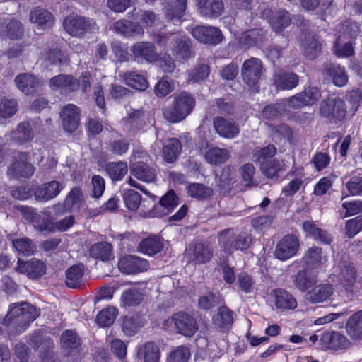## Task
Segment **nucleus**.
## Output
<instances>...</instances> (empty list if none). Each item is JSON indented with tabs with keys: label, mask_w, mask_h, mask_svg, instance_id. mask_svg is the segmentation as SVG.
Listing matches in <instances>:
<instances>
[{
	"label": "nucleus",
	"mask_w": 362,
	"mask_h": 362,
	"mask_svg": "<svg viewBox=\"0 0 362 362\" xmlns=\"http://www.w3.org/2000/svg\"><path fill=\"white\" fill-rule=\"evenodd\" d=\"M35 229L39 232L54 233V221L50 212L47 211L38 213L33 223Z\"/></svg>",
	"instance_id": "49"
},
{
	"label": "nucleus",
	"mask_w": 362,
	"mask_h": 362,
	"mask_svg": "<svg viewBox=\"0 0 362 362\" xmlns=\"http://www.w3.org/2000/svg\"><path fill=\"white\" fill-rule=\"evenodd\" d=\"M63 27L66 32L72 37L82 38L88 33H93L98 29L93 18L76 13L65 17Z\"/></svg>",
	"instance_id": "3"
},
{
	"label": "nucleus",
	"mask_w": 362,
	"mask_h": 362,
	"mask_svg": "<svg viewBox=\"0 0 362 362\" xmlns=\"http://www.w3.org/2000/svg\"><path fill=\"white\" fill-rule=\"evenodd\" d=\"M346 112L345 102L334 96H329L320 105V116L332 124H338L344 121Z\"/></svg>",
	"instance_id": "4"
},
{
	"label": "nucleus",
	"mask_w": 362,
	"mask_h": 362,
	"mask_svg": "<svg viewBox=\"0 0 362 362\" xmlns=\"http://www.w3.org/2000/svg\"><path fill=\"white\" fill-rule=\"evenodd\" d=\"M186 190L189 197L200 202L206 201L214 195L212 188L202 183H189L187 186Z\"/></svg>",
	"instance_id": "35"
},
{
	"label": "nucleus",
	"mask_w": 362,
	"mask_h": 362,
	"mask_svg": "<svg viewBox=\"0 0 362 362\" xmlns=\"http://www.w3.org/2000/svg\"><path fill=\"white\" fill-rule=\"evenodd\" d=\"M199 13L206 18H217L223 12L224 4L222 0H197Z\"/></svg>",
	"instance_id": "17"
},
{
	"label": "nucleus",
	"mask_w": 362,
	"mask_h": 362,
	"mask_svg": "<svg viewBox=\"0 0 362 362\" xmlns=\"http://www.w3.org/2000/svg\"><path fill=\"white\" fill-rule=\"evenodd\" d=\"M33 138V129L28 122H21L10 135L11 141L18 145H23L30 141Z\"/></svg>",
	"instance_id": "32"
},
{
	"label": "nucleus",
	"mask_w": 362,
	"mask_h": 362,
	"mask_svg": "<svg viewBox=\"0 0 362 362\" xmlns=\"http://www.w3.org/2000/svg\"><path fill=\"white\" fill-rule=\"evenodd\" d=\"M334 293L333 286L330 284H320L306 293V299L311 303H323L328 300Z\"/></svg>",
	"instance_id": "24"
},
{
	"label": "nucleus",
	"mask_w": 362,
	"mask_h": 362,
	"mask_svg": "<svg viewBox=\"0 0 362 362\" xmlns=\"http://www.w3.org/2000/svg\"><path fill=\"white\" fill-rule=\"evenodd\" d=\"M163 248V244L157 235L149 236L142 240L139 245V250L148 255L160 252Z\"/></svg>",
	"instance_id": "42"
},
{
	"label": "nucleus",
	"mask_w": 362,
	"mask_h": 362,
	"mask_svg": "<svg viewBox=\"0 0 362 362\" xmlns=\"http://www.w3.org/2000/svg\"><path fill=\"white\" fill-rule=\"evenodd\" d=\"M143 298V294L138 288H131L124 291L121 296V302L124 307H134L139 305Z\"/></svg>",
	"instance_id": "53"
},
{
	"label": "nucleus",
	"mask_w": 362,
	"mask_h": 362,
	"mask_svg": "<svg viewBox=\"0 0 362 362\" xmlns=\"http://www.w3.org/2000/svg\"><path fill=\"white\" fill-rule=\"evenodd\" d=\"M168 42L172 45V52L179 59L187 60L192 57L191 40L188 37H180L177 35H172L169 37L158 35V42L165 45Z\"/></svg>",
	"instance_id": "6"
},
{
	"label": "nucleus",
	"mask_w": 362,
	"mask_h": 362,
	"mask_svg": "<svg viewBox=\"0 0 362 362\" xmlns=\"http://www.w3.org/2000/svg\"><path fill=\"white\" fill-rule=\"evenodd\" d=\"M213 124L216 132L224 139H234L240 133L239 125L232 119L217 116L214 118Z\"/></svg>",
	"instance_id": "14"
},
{
	"label": "nucleus",
	"mask_w": 362,
	"mask_h": 362,
	"mask_svg": "<svg viewBox=\"0 0 362 362\" xmlns=\"http://www.w3.org/2000/svg\"><path fill=\"white\" fill-rule=\"evenodd\" d=\"M320 97V92L316 87H309L303 91L287 99L288 105L293 109H298L315 103Z\"/></svg>",
	"instance_id": "10"
},
{
	"label": "nucleus",
	"mask_w": 362,
	"mask_h": 362,
	"mask_svg": "<svg viewBox=\"0 0 362 362\" xmlns=\"http://www.w3.org/2000/svg\"><path fill=\"white\" fill-rule=\"evenodd\" d=\"M62 189V187L57 181L45 183L35 189V199L39 202H47L57 197Z\"/></svg>",
	"instance_id": "28"
},
{
	"label": "nucleus",
	"mask_w": 362,
	"mask_h": 362,
	"mask_svg": "<svg viewBox=\"0 0 362 362\" xmlns=\"http://www.w3.org/2000/svg\"><path fill=\"white\" fill-rule=\"evenodd\" d=\"M129 148V142L119 133H112L111 138L107 143V151L111 154L122 156L124 155Z\"/></svg>",
	"instance_id": "30"
},
{
	"label": "nucleus",
	"mask_w": 362,
	"mask_h": 362,
	"mask_svg": "<svg viewBox=\"0 0 362 362\" xmlns=\"http://www.w3.org/2000/svg\"><path fill=\"white\" fill-rule=\"evenodd\" d=\"M345 234L349 238H353L362 230V216H358L346 221Z\"/></svg>",
	"instance_id": "64"
},
{
	"label": "nucleus",
	"mask_w": 362,
	"mask_h": 362,
	"mask_svg": "<svg viewBox=\"0 0 362 362\" xmlns=\"http://www.w3.org/2000/svg\"><path fill=\"white\" fill-rule=\"evenodd\" d=\"M264 39V33L262 29H250L242 34L240 39V45L243 48H250L257 46L262 43Z\"/></svg>",
	"instance_id": "39"
},
{
	"label": "nucleus",
	"mask_w": 362,
	"mask_h": 362,
	"mask_svg": "<svg viewBox=\"0 0 362 362\" xmlns=\"http://www.w3.org/2000/svg\"><path fill=\"white\" fill-rule=\"evenodd\" d=\"M190 356V350L188 347L180 346L170 353L167 362H187Z\"/></svg>",
	"instance_id": "63"
},
{
	"label": "nucleus",
	"mask_w": 362,
	"mask_h": 362,
	"mask_svg": "<svg viewBox=\"0 0 362 362\" xmlns=\"http://www.w3.org/2000/svg\"><path fill=\"white\" fill-rule=\"evenodd\" d=\"M218 243L221 250L226 255H231L236 247V233L231 228H227L218 233Z\"/></svg>",
	"instance_id": "26"
},
{
	"label": "nucleus",
	"mask_w": 362,
	"mask_h": 362,
	"mask_svg": "<svg viewBox=\"0 0 362 362\" xmlns=\"http://www.w3.org/2000/svg\"><path fill=\"white\" fill-rule=\"evenodd\" d=\"M131 174L146 182H153L156 178V170L153 167L143 161H137L130 165Z\"/></svg>",
	"instance_id": "23"
},
{
	"label": "nucleus",
	"mask_w": 362,
	"mask_h": 362,
	"mask_svg": "<svg viewBox=\"0 0 362 362\" xmlns=\"http://www.w3.org/2000/svg\"><path fill=\"white\" fill-rule=\"evenodd\" d=\"M134 57L148 62H154L158 59V54L153 43L151 42H137L130 48Z\"/></svg>",
	"instance_id": "18"
},
{
	"label": "nucleus",
	"mask_w": 362,
	"mask_h": 362,
	"mask_svg": "<svg viewBox=\"0 0 362 362\" xmlns=\"http://www.w3.org/2000/svg\"><path fill=\"white\" fill-rule=\"evenodd\" d=\"M174 90V84L171 79L163 76L156 84L154 93L158 98H163L170 94Z\"/></svg>",
	"instance_id": "62"
},
{
	"label": "nucleus",
	"mask_w": 362,
	"mask_h": 362,
	"mask_svg": "<svg viewBox=\"0 0 362 362\" xmlns=\"http://www.w3.org/2000/svg\"><path fill=\"white\" fill-rule=\"evenodd\" d=\"M84 274L83 264H74L66 271V285L71 288H76L81 286Z\"/></svg>",
	"instance_id": "41"
},
{
	"label": "nucleus",
	"mask_w": 362,
	"mask_h": 362,
	"mask_svg": "<svg viewBox=\"0 0 362 362\" xmlns=\"http://www.w3.org/2000/svg\"><path fill=\"white\" fill-rule=\"evenodd\" d=\"M30 19L42 28H50L54 21V16L46 9L36 8L30 12Z\"/></svg>",
	"instance_id": "43"
},
{
	"label": "nucleus",
	"mask_w": 362,
	"mask_h": 362,
	"mask_svg": "<svg viewBox=\"0 0 362 362\" xmlns=\"http://www.w3.org/2000/svg\"><path fill=\"white\" fill-rule=\"evenodd\" d=\"M18 89L25 95H31L38 90L40 81L35 76L28 73L18 74L15 78Z\"/></svg>",
	"instance_id": "21"
},
{
	"label": "nucleus",
	"mask_w": 362,
	"mask_h": 362,
	"mask_svg": "<svg viewBox=\"0 0 362 362\" xmlns=\"http://www.w3.org/2000/svg\"><path fill=\"white\" fill-rule=\"evenodd\" d=\"M320 341L325 348L329 349H340L345 348L349 343L346 337L337 332L324 334Z\"/></svg>",
	"instance_id": "38"
},
{
	"label": "nucleus",
	"mask_w": 362,
	"mask_h": 362,
	"mask_svg": "<svg viewBox=\"0 0 362 362\" xmlns=\"http://www.w3.org/2000/svg\"><path fill=\"white\" fill-rule=\"evenodd\" d=\"M119 270L127 274H137L146 272L149 267V263L145 259L134 256L125 255L118 262Z\"/></svg>",
	"instance_id": "11"
},
{
	"label": "nucleus",
	"mask_w": 362,
	"mask_h": 362,
	"mask_svg": "<svg viewBox=\"0 0 362 362\" xmlns=\"http://www.w3.org/2000/svg\"><path fill=\"white\" fill-rule=\"evenodd\" d=\"M64 130L69 133L76 131L80 122V110L74 104H67L60 112Z\"/></svg>",
	"instance_id": "13"
},
{
	"label": "nucleus",
	"mask_w": 362,
	"mask_h": 362,
	"mask_svg": "<svg viewBox=\"0 0 362 362\" xmlns=\"http://www.w3.org/2000/svg\"><path fill=\"white\" fill-rule=\"evenodd\" d=\"M213 322L220 329H228L233 322V312L226 306H221L214 316Z\"/></svg>",
	"instance_id": "51"
},
{
	"label": "nucleus",
	"mask_w": 362,
	"mask_h": 362,
	"mask_svg": "<svg viewBox=\"0 0 362 362\" xmlns=\"http://www.w3.org/2000/svg\"><path fill=\"white\" fill-rule=\"evenodd\" d=\"M179 197L173 189L168 190L159 200V204L154 207L153 214L158 217L167 215L179 204Z\"/></svg>",
	"instance_id": "19"
},
{
	"label": "nucleus",
	"mask_w": 362,
	"mask_h": 362,
	"mask_svg": "<svg viewBox=\"0 0 362 362\" xmlns=\"http://www.w3.org/2000/svg\"><path fill=\"white\" fill-rule=\"evenodd\" d=\"M187 0H168L165 9L166 15L170 19L181 18L186 9Z\"/></svg>",
	"instance_id": "54"
},
{
	"label": "nucleus",
	"mask_w": 362,
	"mask_h": 362,
	"mask_svg": "<svg viewBox=\"0 0 362 362\" xmlns=\"http://www.w3.org/2000/svg\"><path fill=\"white\" fill-rule=\"evenodd\" d=\"M270 25L274 31L279 33L282 31L291 24L289 13L285 9H280L271 18Z\"/></svg>",
	"instance_id": "52"
},
{
	"label": "nucleus",
	"mask_w": 362,
	"mask_h": 362,
	"mask_svg": "<svg viewBox=\"0 0 362 362\" xmlns=\"http://www.w3.org/2000/svg\"><path fill=\"white\" fill-rule=\"evenodd\" d=\"M143 117V111L133 110L128 113V115L123 119V122L129 130L139 129L144 124Z\"/></svg>",
	"instance_id": "59"
},
{
	"label": "nucleus",
	"mask_w": 362,
	"mask_h": 362,
	"mask_svg": "<svg viewBox=\"0 0 362 362\" xmlns=\"http://www.w3.org/2000/svg\"><path fill=\"white\" fill-rule=\"evenodd\" d=\"M263 71L262 62L255 57H250L245 60L241 68L243 80L250 87L254 88V91L258 90L257 83L262 77Z\"/></svg>",
	"instance_id": "5"
},
{
	"label": "nucleus",
	"mask_w": 362,
	"mask_h": 362,
	"mask_svg": "<svg viewBox=\"0 0 362 362\" xmlns=\"http://www.w3.org/2000/svg\"><path fill=\"white\" fill-rule=\"evenodd\" d=\"M272 295L274 298V304L277 309L294 310L298 305L296 298L286 289H274L272 291Z\"/></svg>",
	"instance_id": "22"
},
{
	"label": "nucleus",
	"mask_w": 362,
	"mask_h": 362,
	"mask_svg": "<svg viewBox=\"0 0 362 362\" xmlns=\"http://www.w3.org/2000/svg\"><path fill=\"white\" fill-rule=\"evenodd\" d=\"M16 270L20 273L26 274L30 279H38L45 274L46 267L44 262L39 259H32L23 262L19 259Z\"/></svg>",
	"instance_id": "20"
},
{
	"label": "nucleus",
	"mask_w": 362,
	"mask_h": 362,
	"mask_svg": "<svg viewBox=\"0 0 362 362\" xmlns=\"http://www.w3.org/2000/svg\"><path fill=\"white\" fill-rule=\"evenodd\" d=\"M120 76L127 86L134 89L144 90L148 87L146 78L136 71L124 72Z\"/></svg>",
	"instance_id": "44"
},
{
	"label": "nucleus",
	"mask_w": 362,
	"mask_h": 362,
	"mask_svg": "<svg viewBox=\"0 0 362 362\" xmlns=\"http://www.w3.org/2000/svg\"><path fill=\"white\" fill-rule=\"evenodd\" d=\"M171 320L177 333L185 337H191L198 330V325L195 319L185 312L175 313Z\"/></svg>",
	"instance_id": "9"
},
{
	"label": "nucleus",
	"mask_w": 362,
	"mask_h": 362,
	"mask_svg": "<svg viewBox=\"0 0 362 362\" xmlns=\"http://www.w3.org/2000/svg\"><path fill=\"white\" fill-rule=\"evenodd\" d=\"M62 346L67 350L75 349L81 345L78 335L72 330H66L60 338Z\"/></svg>",
	"instance_id": "60"
},
{
	"label": "nucleus",
	"mask_w": 362,
	"mask_h": 362,
	"mask_svg": "<svg viewBox=\"0 0 362 362\" xmlns=\"http://www.w3.org/2000/svg\"><path fill=\"white\" fill-rule=\"evenodd\" d=\"M300 248L298 238L294 234L284 235L275 247L274 257L286 261L297 255Z\"/></svg>",
	"instance_id": "7"
},
{
	"label": "nucleus",
	"mask_w": 362,
	"mask_h": 362,
	"mask_svg": "<svg viewBox=\"0 0 362 362\" xmlns=\"http://www.w3.org/2000/svg\"><path fill=\"white\" fill-rule=\"evenodd\" d=\"M12 245L17 252L25 256L33 255L36 250L35 244L28 237L13 239Z\"/></svg>",
	"instance_id": "55"
},
{
	"label": "nucleus",
	"mask_w": 362,
	"mask_h": 362,
	"mask_svg": "<svg viewBox=\"0 0 362 362\" xmlns=\"http://www.w3.org/2000/svg\"><path fill=\"white\" fill-rule=\"evenodd\" d=\"M206 160L211 165H218L226 162L230 158V152L226 148L212 147L204 155Z\"/></svg>",
	"instance_id": "45"
},
{
	"label": "nucleus",
	"mask_w": 362,
	"mask_h": 362,
	"mask_svg": "<svg viewBox=\"0 0 362 362\" xmlns=\"http://www.w3.org/2000/svg\"><path fill=\"white\" fill-rule=\"evenodd\" d=\"M40 314V310L27 302L13 303L2 324L13 334H19L26 330Z\"/></svg>",
	"instance_id": "1"
},
{
	"label": "nucleus",
	"mask_w": 362,
	"mask_h": 362,
	"mask_svg": "<svg viewBox=\"0 0 362 362\" xmlns=\"http://www.w3.org/2000/svg\"><path fill=\"white\" fill-rule=\"evenodd\" d=\"M189 256L195 264H202L211 259L213 250L206 243L195 242L189 245Z\"/></svg>",
	"instance_id": "15"
},
{
	"label": "nucleus",
	"mask_w": 362,
	"mask_h": 362,
	"mask_svg": "<svg viewBox=\"0 0 362 362\" xmlns=\"http://www.w3.org/2000/svg\"><path fill=\"white\" fill-rule=\"evenodd\" d=\"M302 47L304 55L309 59H315L321 51V45L314 35L305 36Z\"/></svg>",
	"instance_id": "48"
},
{
	"label": "nucleus",
	"mask_w": 362,
	"mask_h": 362,
	"mask_svg": "<svg viewBox=\"0 0 362 362\" xmlns=\"http://www.w3.org/2000/svg\"><path fill=\"white\" fill-rule=\"evenodd\" d=\"M346 329L352 339H359L362 334V310L355 313L349 318Z\"/></svg>",
	"instance_id": "47"
},
{
	"label": "nucleus",
	"mask_w": 362,
	"mask_h": 362,
	"mask_svg": "<svg viewBox=\"0 0 362 362\" xmlns=\"http://www.w3.org/2000/svg\"><path fill=\"white\" fill-rule=\"evenodd\" d=\"M136 355L144 362H158L160 358L159 347L151 341L139 347Z\"/></svg>",
	"instance_id": "36"
},
{
	"label": "nucleus",
	"mask_w": 362,
	"mask_h": 362,
	"mask_svg": "<svg viewBox=\"0 0 362 362\" xmlns=\"http://www.w3.org/2000/svg\"><path fill=\"white\" fill-rule=\"evenodd\" d=\"M182 145L179 139L171 138L166 140L163 146V158L168 163H174L180 154Z\"/></svg>",
	"instance_id": "37"
},
{
	"label": "nucleus",
	"mask_w": 362,
	"mask_h": 362,
	"mask_svg": "<svg viewBox=\"0 0 362 362\" xmlns=\"http://www.w3.org/2000/svg\"><path fill=\"white\" fill-rule=\"evenodd\" d=\"M42 59L47 66L61 68L69 64L68 56L59 49H51L42 54Z\"/></svg>",
	"instance_id": "33"
},
{
	"label": "nucleus",
	"mask_w": 362,
	"mask_h": 362,
	"mask_svg": "<svg viewBox=\"0 0 362 362\" xmlns=\"http://www.w3.org/2000/svg\"><path fill=\"white\" fill-rule=\"evenodd\" d=\"M339 279L346 291L354 292L356 278V270L351 265H344L341 268Z\"/></svg>",
	"instance_id": "50"
},
{
	"label": "nucleus",
	"mask_w": 362,
	"mask_h": 362,
	"mask_svg": "<svg viewBox=\"0 0 362 362\" xmlns=\"http://www.w3.org/2000/svg\"><path fill=\"white\" fill-rule=\"evenodd\" d=\"M113 28L116 33L124 37H133L144 34V29L140 24L127 20L116 21L114 23Z\"/></svg>",
	"instance_id": "31"
},
{
	"label": "nucleus",
	"mask_w": 362,
	"mask_h": 362,
	"mask_svg": "<svg viewBox=\"0 0 362 362\" xmlns=\"http://www.w3.org/2000/svg\"><path fill=\"white\" fill-rule=\"evenodd\" d=\"M29 344L33 347L35 350H37L40 354L44 351H49L54 347L52 339L45 335L43 332L35 331L30 337Z\"/></svg>",
	"instance_id": "34"
},
{
	"label": "nucleus",
	"mask_w": 362,
	"mask_h": 362,
	"mask_svg": "<svg viewBox=\"0 0 362 362\" xmlns=\"http://www.w3.org/2000/svg\"><path fill=\"white\" fill-rule=\"evenodd\" d=\"M29 155L25 152H20L17 158L8 169V173L13 176L29 177L34 173L33 165L28 162Z\"/></svg>",
	"instance_id": "16"
},
{
	"label": "nucleus",
	"mask_w": 362,
	"mask_h": 362,
	"mask_svg": "<svg viewBox=\"0 0 362 362\" xmlns=\"http://www.w3.org/2000/svg\"><path fill=\"white\" fill-rule=\"evenodd\" d=\"M105 170L112 182H116L127 175L128 165L125 161L111 162L106 165Z\"/></svg>",
	"instance_id": "46"
},
{
	"label": "nucleus",
	"mask_w": 362,
	"mask_h": 362,
	"mask_svg": "<svg viewBox=\"0 0 362 362\" xmlns=\"http://www.w3.org/2000/svg\"><path fill=\"white\" fill-rule=\"evenodd\" d=\"M17 101L13 98L4 97L0 100V117L8 118L17 112Z\"/></svg>",
	"instance_id": "61"
},
{
	"label": "nucleus",
	"mask_w": 362,
	"mask_h": 362,
	"mask_svg": "<svg viewBox=\"0 0 362 362\" xmlns=\"http://www.w3.org/2000/svg\"><path fill=\"white\" fill-rule=\"evenodd\" d=\"M277 152V148L274 144H268L267 146L257 150L253 154V161L259 165L273 158Z\"/></svg>",
	"instance_id": "58"
},
{
	"label": "nucleus",
	"mask_w": 362,
	"mask_h": 362,
	"mask_svg": "<svg viewBox=\"0 0 362 362\" xmlns=\"http://www.w3.org/2000/svg\"><path fill=\"white\" fill-rule=\"evenodd\" d=\"M303 259L308 269L317 268L321 264L322 249L315 246L309 248L305 252Z\"/></svg>",
	"instance_id": "56"
},
{
	"label": "nucleus",
	"mask_w": 362,
	"mask_h": 362,
	"mask_svg": "<svg viewBox=\"0 0 362 362\" xmlns=\"http://www.w3.org/2000/svg\"><path fill=\"white\" fill-rule=\"evenodd\" d=\"M298 76L290 71H280L274 76V84L279 90H291L298 85Z\"/></svg>",
	"instance_id": "25"
},
{
	"label": "nucleus",
	"mask_w": 362,
	"mask_h": 362,
	"mask_svg": "<svg viewBox=\"0 0 362 362\" xmlns=\"http://www.w3.org/2000/svg\"><path fill=\"white\" fill-rule=\"evenodd\" d=\"M195 106L192 94L183 91L174 95L173 103L163 109L164 118L170 123H177L186 118Z\"/></svg>",
	"instance_id": "2"
},
{
	"label": "nucleus",
	"mask_w": 362,
	"mask_h": 362,
	"mask_svg": "<svg viewBox=\"0 0 362 362\" xmlns=\"http://www.w3.org/2000/svg\"><path fill=\"white\" fill-rule=\"evenodd\" d=\"M325 74L338 87L344 86L349 80V76L344 67L337 64L330 63L326 65Z\"/></svg>",
	"instance_id": "29"
},
{
	"label": "nucleus",
	"mask_w": 362,
	"mask_h": 362,
	"mask_svg": "<svg viewBox=\"0 0 362 362\" xmlns=\"http://www.w3.org/2000/svg\"><path fill=\"white\" fill-rule=\"evenodd\" d=\"M293 285L302 292L307 291L310 288L313 287L317 283L316 275L308 269H302L292 276Z\"/></svg>",
	"instance_id": "27"
},
{
	"label": "nucleus",
	"mask_w": 362,
	"mask_h": 362,
	"mask_svg": "<svg viewBox=\"0 0 362 362\" xmlns=\"http://www.w3.org/2000/svg\"><path fill=\"white\" fill-rule=\"evenodd\" d=\"M191 33L199 42L210 45L220 43L223 37L218 28L211 25H197L192 28Z\"/></svg>",
	"instance_id": "8"
},
{
	"label": "nucleus",
	"mask_w": 362,
	"mask_h": 362,
	"mask_svg": "<svg viewBox=\"0 0 362 362\" xmlns=\"http://www.w3.org/2000/svg\"><path fill=\"white\" fill-rule=\"evenodd\" d=\"M117 315V308L112 306H109L103 309L98 314L95 321L101 327H109L115 322Z\"/></svg>",
	"instance_id": "57"
},
{
	"label": "nucleus",
	"mask_w": 362,
	"mask_h": 362,
	"mask_svg": "<svg viewBox=\"0 0 362 362\" xmlns=\"http://www.w3.org/2000/svg\"><path fill=\"white\" fill-rule=\"evenodd\" d=\"M90 256L103 262L109 261L113 257L112 245L108 242H98L89 250Z\"/></svg>",
	"instance_id": "40"
},
{
	"label": "nucleus",
	"mask_w": 362,
	"mask_h": 362,
	"mask_svg": "<svg viewBox=\"0 0 362 362\" xmlns=\"http://www.w3.org/2000/svg\"><path fill=\"white\" fill-rule=\"evenodd\" d=\"M49 85L52 90L69 93L79 88L80 81L71 74H61L51 78Z\"/></svg>",
	"instance_id": "12"
}]
</instances>
